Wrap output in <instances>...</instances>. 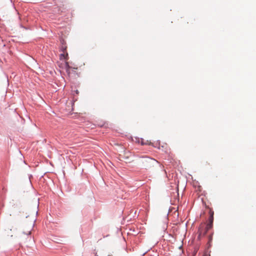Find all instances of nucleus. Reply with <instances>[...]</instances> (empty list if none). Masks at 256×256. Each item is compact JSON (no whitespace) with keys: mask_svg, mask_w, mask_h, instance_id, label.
<instances>
[{"mask_svg":"<svg viewBox=\"0 0 256 256\" xmlns=\"http://www.w3.org/2000/svg\"><path fill=\"white\" fill-rule=\"evenodd\" d=\"M33 226L34 222H32L28 230L26 232H24V233L26 234H30Z\"/></svg>","mask_w":256,"mask_h":256,"instance_id":"nucleus-6","label":"nucleus"},{"mask_svg":"<svg viewBox=\"0 0 256 256\" xmlns=\"http://www.w3.org/2000/svg\"><path fill=\"white\" fill-rule=\"evenodd\" d=\"M147 144V143L146 142L144 143L143 142H142V144Z\"/></svg>","mask_w":256,"mask_h":256,"instance_id":"nucleus-10","label":"nucleus"},{"mask_svg":"<svg viewBox=\"0 0 256 256\" xmlns=\"http://www.w3.org/2000/svg\"><path fill=\"white\" fill-rule=\"evenodd\" d=\"M142 162L144 164V166L146 168H150L152 166L158 164V162L156 160L148 157L144 158Z\"/></svg>","mask_w":256,"mask_h":256,"instance_id":"nucleus-2","label":"nucleus"},{"mask_svg":"<svg viewBox=\"0 0 256 256\" xmlns=\"http://www.w3.org/2000/svg\"><path fill=\"white\" fill-rule=\"evenodd\" d=\"M214 222V212H210V217L208 218V222L207 224L208 225L212 226V224Z\"/></svg>","mask_w":256,"mask_h":256,"instance_id":"nucleus-4","label":"nucleus"},{"mask_svg":"<svg viewBox=\"0 0 256 256\" xmlns=\"http://www.w3.org/2000/svg\"><path fill=\"white\" fill-rule=\"evenodd\" d=\"M200 188H201L200 186H198V190L200 191Z\"/></svg>","mask_w":256,"mask_h":256,"instance_id":"nucleus-11","label":"nucleus"},{"mask_svg":"<svg viewBox=\"0 0 256 256\" xmlns=\"http://www.w3.org/2000/svg\"><path fill=\"white\" fill-rule=\"evenodd\" d=\"M212 226H210V225H208V224L206 226H204V229H205L206 230H207V232H208L209 230H210V228H212Z\"/></svg>","mask_w":256,"mask_h":256,"instance_id":"nucleus-7","label":"nucleus"},{"mask_svg":"<svg viewBox=\"0 0 256 256\" xmlns=\"http://www.w3.org/2000/svg\"><path fill=\"white\" fill-rule=\"evenodd\" d=\"M207 230H206L204 228V225H201L198 230L199 236H204L207 233Z\"/></svg>","mask_w":256,"mask_h":256,"instance_id":"nucleus-3","label":"nucleus"},{"mask_svg":"<svg viewBox=\"0 0 256 256\" xmlns=\"http://www.w3.org/2000/svg\"><path fill=\"white\" fill-rule=\"evenodd\" d=\"M58 64V66L60 68L65 70L69 76L71 74V71H74L75 70L77 69L76 68H72L70 66L68 62H67L66 60H60V62H59Z\"/></svg>","mask_w":256,"mask_h":256,"instance_id":"nucleus-1","label":"nucleus"},{"mask_svg":"<svg viewBox=\"0 0 256 256\" xmlns=\"http://www.w3.org/2000/svg\"><path fill=\"white\" fill-rule=\"evenodd\" d=\"M75 92H76V94H79V92H78V90H76L75 91Z\"/></svg>","mask_w":256,"mask_h":256,"instance_id":"nucleus-9","label":"nucleus"},{"mask_svg":"<svg viewBox=\"0 0 256 256\" xmlns=\"http://www.w3.org/2000/svg\"><path fill=\"white\" fill-rule=\"evenodd\" d=\"M68 58V54L66 52H63V54H61L60 56V60H67Z\"/></svg>","mask_w":256,"mask_h":256,"instance_id":"nucleus-5","label":"nucleus"},{"mask_svg":"<svg viewBox=\"0 0 256 256\" xmlns=\"http://www.w3.org/2000/svg\"><path fill=\"white\" fill-rule=\"evenodd\" d=\"M62 50L63 52H65V51L66 50V47L62 46Z\"/></svg>","mask_w":256,"mask_h":256,"instance_id":"nucleus-8","label":"nucleus"}]
</instances>
